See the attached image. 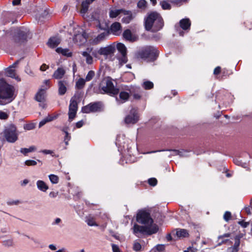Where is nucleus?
Masks as SVG:
<instances>
[{"mask_svg": "<svg viewBox=\"0 0 252 252\" xmlns=\"http://www.w3.org/2000/svg\"><path fill=\"white\" fill-rule=\"evenodd\" d=\"M164 25L163 18L156 11L148 12L144 18V26L146 31L156 32L161 30Z\"/></svg>", "mask_w": 252, "mask_h": 252, "instance_id": "1", "label": "nucleus"}, {"mask_svg": "<svg viewBox=\"0 0 252 252\" xmlns=\"http://www.w3.org/2000/svg\"><path fill=\"white\" fill-rule=\"evenodd\" d=\"M14 86L7 83L4 79H0V105L11 102L15 98Z\"/></svg>", "mask_w": 252, "mask_h": 252, "instance_id": "2", "label": "nucleus"}, {"mask_svg": "<svg viewBox=\"0 0 252 252\" xmlns=\"http://www.w3.org/2000/svg\"><path fill=\"white\" fill-rule=\"evenodd\" d=\"M159 51L153 46H146L137 51L135 53V58L148 62H154L158 57Z\"/></svg>", "mask_w": 252, "mask_h": 252, "instance_id": "3", "label": "nucleus"}, {"mask_svg": "<svg viewBox=\"0 0 252 252\" xmlns=\"http://www.w3.org/2000/svg\"><path fill=\"white\" fill-rule=\"evenodd\" d=\"M99 90L101 94H107L111 96H115L119 93V89L115 87L110 77L103 79L99 84Z\"/></svg>", "mask_w": 252, "mask_h": 252, "instance_id": "4", "label": "nucleus"}, {"mask_svg": "<svg viewBox=\"0 0 252 252\" xmlns=\"http://www.w3.org/2000/svg\"><path fill=\"white\" fill-rule=\"evenodd\" d=\"M0 134L3 136L2 141L13 143L18 139L19 133L16 126L13 124L6 127Z\"/></svg>", "mask_w": 252, "mask_h": 252, "instance_id": "5", "label": "nucleus"}, {"mask_svg": "<svg viewBox=\"0 0 252 252\" xmlns=\"http://www.w3.org/2000/svg\"><path fill=\"white\" fill-rule=\"evenodd\" d=\"M29 31L26 29L22 27L17 28L13 36L14 41L18 44H22L27 41Z\"/></svg>", "mask_w": 252, "mask_h": 252, "instance_id": "6", "label": "nucleus"}, {"mask_svg": "<svg viewBox=\"0 0 252 252\" xmlns=\"http://www.w3.org/2000/svg\"><path fill=\"white\" fill-rule=\"evenodd\" d=\"M103 110L102 103L100 101L91 102L88 105L83 106L81 111L83 113H90L101 112Z\"/></svg>", "mask_w": 252, "mask_h": 252, "instance_id": "7", "label": "nucleus"}, {"mask_svg": "<svg viewBox=\"0 0 252 252\" xmlns=\"http://www.w3.org/2000/svg\"><path fill=\"white\" fill-rule=\"evenodd\" d=\"M136 221L141 224H151L153 220L151 218L150 214L145 211H140L138 212L136 216Z\"/></svg>", "mask_w": 252, "mask_h": 252, "instance_id": "8", "label": "nucleus"}, {"mask_svg": "<svg viewBox=\"0 0 252 252\" xmlns=\"http://www.w3.org/2000/svg\"><path fill=\"white\" fill-rule=\"evenodd\" d=\"M138 120L139 116L137 111L135 109H132L130 110V114L126 117L125 122L127 124H134Z\"/></svg>", "mask_w": 252, "mask_h": 252, "instance_id": "9", "label": "nucleus"}, {"mask_svg": "<svg viewBox=\"0 0 252 252\" xmlns=\"http://www.w3.org/2000/svg\"><path fill=\"white\" fill-rule=\"evenodd\" d=\"M78 102H75L73 100L72 101L70 100L68 113V121L69 122L72 121L76 117L78 108Z\"/></svg>", "mask_w": 252, "mask_h": 252, "instance_id": "10", "label": "nucleus"}, {"mask_svg": "<svg viewBox=\"0 0 252 252\" xmlns=\"http://www.w3.org/2000/svg\"><path fill=\"white\" fill-rule=\"evenodd\" d=\"M128 91L133 99L135 100H140L142 97V91L140 87H131L129 89H126Z\"/></svg>", "mask_w": 252, "mask_h": 252, "instance_id": "11", "label": "nucleus"}, {"mask_svg": "<svg viewBox=\"0 0 252 252\" xmlns=\"http://www.w3.org/2000/svg\"><path fill=\"white\" fill-rule=\"evenodd\" d=\"M115 51V48L112 45H109L105 47H101L97 51V53L100 55L108 56L113 54Z\"/></svg>", "mask_w": 252, "mask_h": 252, "instance_id": "12", "label": "nucleus"}, {"mask_svg": "<svg viewBox=\"0 0 252 252\" xmlns=\"http://www.w3.org/2000/svg\"><path fill=\"white\" fill-rule=\"evenodd\" d=\"M147 229H148V226H141L135 224L133 226V233L137 237H139L137 235V234L139 233L142 234L147 235Z\"/></svg>", "mask_w": 252, "mask_h": 252, "instance_id": "13", "label": "nucleus"}, {"mask_svg": "<svg viewBox=\"0 0 252 252\" xmlns=\"http://www.w3.org/2000/svg\"><path fill=\"white\" fill-rule=\"evenodd\" d=\"M130 97V93L125 92L121 91L119 93V98L116 97V100L119 102V103H124L127 101Z\"/></svg>", "mask_w": 252, "mask_h": 252, "instance_id": "14", "label": "nucleus"}, {"mask_svg": "<svg viewBox=\"0 0 252 252\" xmlns=\"http://www.w3.org/2000/svg\"><path fill=\"white\" fill-rule=\"evenodd\" d=\"M180 27L184 31L189 30L190 29L191 22L189 18H184L179 22Z\"/></svg>", "mask_w": 252, "mask_h": 252, "instance_id": "15", "label": "nucleus"}, {"mask_svg": "<svg viewBox=\"0 0 252 252\" xmlns=\"http://www.w3.org/2000/svg\"><path fill=\"white\" fill-rule=\"evenodd\" d=\"M123 14L126 15V16L123 17L122 19V22L123 23L128 24L133 20L134 18L131 11L130 10H126L124 9Z\"/></svg>", "mask_w": 252, "mask_h": 252, "instance_id": "16", "label": "nucleus"}, {"mask_svg": "<svg viewBox=\"0 0 252 252\" xmlns=\"http://www.w3.org/2000/svg\"><path fill=\"white\" fill-rule=\"evenodd\" d=\"M109 29V33L110 32L113 34L117 35V32L122 30V26L120 23L115 22L113 23Z\"/></svg>", "mask_w": 252, "mask_h": 252, "instance_id": "17", "label": "nucleus"}, {"mask_svg": "<svg viewBox=\"0 0 252 252\" xmlns=\"http://www.w3.org/2000/svg\"><path fill=\"white\" fill-rule=\"evenodd\" d=\"M95 0H85L82 1L81 5L80 12L82 14H85L88 10L89 5Z\"/></svg>", "mask_w": 252, "mask_h": 252, "instance_id": "18", "label": "nucleus"}, {"mask_svg": "<svg viewBox=\"0 0 252 252\" xmlns=\"http://www.w3.org/2000/svg\"><path fill=\"white\" fill-rule=\"evenodd\" d=\"M65 73V70L63 67H59L53 74V78L56 79H62Z\"/></svg>", "mask_w": 252, "mask_h": 252, "instance_id": "19", "label": "nucleus"}, {"mask_svg": "<svg viewBox=\"0 0 252 252\" xmlns=\"http://www.w3.org/2000/svg\"><path fill=\"white\" fill-rule=\"evenodd\" d=\"M109 34V30L104 32L100 34H99L96 37H95L94 40V42L97 44L100 42L101 41L104 40L105 39V37Z\"/></svg>", "mask_w": 252, "mask_h": 252, "instance_id": "20", "label": "nucleus"}, {"mask_svg": "<svg viewBox=\"0 0 252 252\" xmlns=\"http://www.w3.org/2000/svg\"><path fill=\"white\" fill-rule=\"evenodd\" d=\"M61 40L59 38L56 37H51L48 41V45L49 47L54 48H56L60 43Z\"/></svg>", "mask_w": 252, "mask_h": 252, "instance_id": "21", "label": "nucleus"}, {"mask_svg": "<svg viewBox=\"0 0 252 252\" xmlns=\"http://www.w3.org/2000/svg\"><path fill=\"white\" fill-rule=\"evenodd\" d=\"M58 93L60 95H63L65 94L67 89L65 86V82L64 81H59L58 82Z\"/></svg>", "mask_w": 252, "mask_h": 252, "instance_id": "22", "label": "nucleus"}, {"mask_svg": "<svg viewBox=\"0 0 252 252\" xmlns=\"http://www.w3.org/2000/svg\"><path fill=\"white\" fill-rule=\"evenodd\" d=\"M45 90L44 89L39 90L35 96V100L38 102L43 101L45 99Z\"/></svg>", "mask_w": 252, "mask_h": 252, "instance_id": "23", "label": "nucleus"}, {"mask_svg": "<svg viewBox=\"0 0 252 252\" xmlns=\"http://www.w3.org/2000/svg\"><path fill=\"white\" fill-rule=\"evenodd\" d=\"M83 95V93L82 92L77 91L75 92L74 95L70 99V101L73 100V101L78 102V103H79L81 100Z\"/></svg>", "mask_w": 252, "mask_h": 252, "instance_id": "24", "label": "nucleus"}, {"mask_svg": "<svg viewBox=\"0 0 252 252\" xmlns=\"http://www.w3.org/2000/svg\"><path fill=\"white\" fill-rule=\"evenodd\" d=\"M37 188L42 191H46L48 189V186L42 180H38L36 182Z\"/></svg>", "mask_w": 252, "mask_h": 252, "instance_id": "25", "label": "nucleus"}, {"mask_svg": "<svg viewBox=\"0 0 252 252\" xmlns=\"http://www.w3.org/2000/svg\"><path fill=\"white\" fill-rule=\"evenodd\" d=\"M124 11V9L110 10L109 11V17L111 18H116L120 14H123Z\"/></svg>", "mask_w": 252, "mask_h": 252, "instance_id": "26", "label": "nucleus"}, {"mask_svg": "<svg viewBox=\"0 0 252 252\" xmlns=\"http://www.w3.org/2000/svg\"><path fill=\"white\" fill-rule=\"evenodd\" d=\"M86 81L82 78H79L76 82L75 84V88L78 90H81L84 88Z\"/></svg>", "mask_w": 252, "mask_h": 252, "instance_id": "27", "label": "nucleus"}, {"mask_svg": "<svg viewBox=\"0 0 252 252\" xmlns=\"http://www.w3.org/2000/svg\"><path fill=\"white\" fill-rule=\"evenodd\" d=\"M148 229H147V235H151L153 234L156 233L158 230V227L157 224H154L152 226H148Z\"/></svg>", "mask_w": 252, "mask_h": 252, "instance_id": "28", "label": "nucleus"}, {"mask_svg": "<svg viewBox=\"0 0 252 252\" xmlns=\"http://www.w3.org/2000/svg\"><path fill=\"white\" fill-rule=\"evenodd\" d=\"M56 52L59 53H61L63 56H66L67 57H71L72 55V53L71 52H69V50L68 49H63L61 47H58L56 50Z\"/></svg>", "mask_w": 252, "mask_h": 252, "instance_id": "29", "label": "nucleus"}, {"mask_svg": "<svg viewBox=\"0 0 252 252\" xmlns=\"http://www.w3.org/2000/svg\"><path fill=\"white\" fill-rule=\"evenodd\" d=\"M117 48L121 55H126V48L125 45L122 43H119L117 45Z\"/></svg>", "mask_w": 252, "mask_h": 252, "instance_id": "30", "label": "nucleus"}, {"mask_svg": "<svg viewBox=\"0 0 252 252\" xmlns=\"http://www.w3.org/2000/svg\"><path fill=\"white\" fill-rule=\"evenodd\" d=\"M159 5L163 10H170L172 8L171 5L166 0H163L160 1Z\"/></svg>", "mask_w": 252, "mask_h": 252, "instance_id": "31", "label": "nucleus"}, {"mask_svg": "<svg viewBox=\"0 0 252 252\" xmlns=\"http://www.w3.org/2000/svg\"><path fill=\"white\" fill-rule=\"evenodd\" d=\"M12 68L13 67H9L7 68L6 70V74L8 77L16 79V74L15 72V69H13Z\"/></svg>", "mask_w": 252, "mask_h": 252, "instance_id": "32", "label": "nucleus"}, {"mask_svg": "<svg viewBox=\"0 0 252 252\" xmlns=\"http://www.w3.org/2000/svg\"><path fill=\"white\" fill-rule=\"evenodd\" d=\"M82 56L86 58V62L87 64H91L93 62V57L87 52L84 51L82 53Z\"/></svg>", "mask_w": 252, "mask_h": 252, "instance_id": "33", "label": "nucleus"}, {"mask_svg": "<svg viewBox=\"0 0 252 252\" xmlns=\"http://www.w3.org/2000/svg\"><path fill=\"white\" fill-rule=\"evenodd\" d=\"M123 37L127 40H131L132 33L130 30L127 29L123 32Z\"/></svg>", "mask_w": 252, "mask_h": 252, "instance_id": "34", "label": "nucleus"}, {"mask_svg": "<svg viewBox=\"0 0 252 252\" xmlns=\"http://www.w3.org/2000/svg\"><path fill=\"white\" fill-rule=\"evenodd\" d=\"M173 5L179 7L183 5L184 3H186L187 0H169Z\"/></svg>", "mask_w": 252, "mask_h": 252, "instance_id": "35", "label": "nucleus"}, {"mask_svg": "<svg viewBox=\"0 0 252 252\" xmlns=\"http://www.w3.org/2000/svg\"><path fill=\"white\" fill-rule=\"evenodd\" d=\"M142 86L145 90H150L153 88L154 84L151 81H146L143 82Z\"/></svg>", "mask_w": 252, "mask_h": 252, "instance_id": "36", "label": "nucleus"}, {"mask_svg": "<svg viewBox=\"0 0 252 252\" xmlns=\"http://www.w3.org/2000/svg\"><path fill=\"white\" fill-rule=\"evenodd\" d=\"M137 7L139 8L145 9L147 7V1L145 0H140L137 2Z\"/></svg>", "mask_w": 252, "mask_h": 252, "instance_id": "37", "label": "nucleus"}, {"mask_svg": "<svg viewBox=\"0 0 252 252\" xmlns=\"http://www.w3.org/2000/svg\"><path fill=\"white\" fill-rule=\"evenodd\" d=\"M95 73L94 71L93 70H90L87 76H86L85 79H84L86 81H91L94 76Z\"/></svg>", "mask_w": 252, "mask_h": 252, "instance_id": "38", "label": "nucleus"}, {"mask_svg": "<svg viewBox=\"0 0 252 252\" xmlns=\"http://www.w3.org/2000/svg\"><path fill=\"white\" fill-rule=\"evenodd\" d=\"M49 178L53 184H57L59 182V177L57 175L51 174L49 176Z\"/></svg>", "mask_w": 252, "mask_h": 252, "instance_id": "39", "label": "nucleus"}, {"mask_svg": "<svg viewBox=\"0 0 252 252\" xmlns=\"http://www.w3.org/2000/svg\"><path fill=\"white\" fill-rule=\"evenodd\" d=\"M176 234L179 237H185L188 235V233L185 229H181L180 231H177Z\"/></svg>", "mask_w": 252, "mask_h": 252, "instance_id": "40", "label": "nucleus"}, {"mask_svg": "<svg viewBox=\"0 0 252 252\" xmlns=\"http://www.w3.org/2000/svg\"><path fill=\"white\" fill-rule=\"evenodd\" d=\"M35 124L33 123L26 124L24 125V128L26 130H30L35 128Z\"/></svg>", "mask_w": 252, "mask_h": 252, "instance_id": "41", "label": "nucleus"}, {"mask_svg": "<svg viewBox=\"0 0 252 252\" xmlns=\"http://www.w3.org/2000/svg\"><path fill=\"white\" fill-rule=\"evenodd\" d=\"M141 244L139 242L135 241L133 245V250L136 252H138L141 251Z\"/></svg>", "mask_w": 252, "mask_h": 252, "instance_id": "42", "label": "nucleus"}, {"mask_svg": "<svg viewBox=\"0 0 252 252\" xmlns=\"http://www.w3.org/2000/svg\"><path fill=\"white\" fill-rule=\"evenodd\" d=\"M97 27L101 30L104 31V32L109 30L108 25L106 23H105L104 26H102L100 23H99L97 26Z\"/></svg>", "mask_w": 252, "mask_h": 252, "instance_id": "43", "label": "nucleus"}, {"mask_svg": "<svg viewBox=\"0 0 252 252\" xmlns=\"http://www.w3.org/2000/svg\"><path fill=\"white\" fill-rule=\"evenodd\" d=\"M148 183L150 186L154 187L157 185L158 183V180L155 178H151L149 179Z\"/></svg>", "mask_w": 252, "mask_h": 252, "instance_id": "44", "label": "nucleus"}, {"mask_svg": "<svg viewBox=\"0 0 252 252\" xmlns=\"http://www.w3.org/2000/svg\"><path fill=\"white\" fill-rule=\"evenodd\" d=\"M231 218V214L230 212L226 211L223 215V219L226 221H228Z\"/></svg>", "mask_w": 252, "mask_h": 252, "instance_id": "45", "label": "nucleus"}, {"mask_svg": "<svg viewBox=\"0 0 252 252\" xmlns=\"http://www.w3.org/2000/svg\"><path fill=\"white\" fill-rule=\"evenodd\" d=\"M240 239L238 238L235 239L234 244L231 249L237 250L238 251V248L240 246Z\"/></svg>", "mask_w": 252, "mask_h": 252, "instance_id": "46", "label": "nucleus"}, {"mask_svg": "<svg viewBox=\"0 0 252 252\" xmlns=\"http://www.w3.org/2000/svg\"><path fill=\"white\" fill-rule=\"evenodd\" d=\"M25 165L27 166H35L37 164V162L33 160H27L25 162Z\"/></svg>", "mask_w": 252, "mask_h": 252, "instance_id": "47", "label": "nucleus"}, {"mask_svg": "<svg viewBox=\"0 0 252 252\" xmlns=\"http://www.w3.org/2000/svg\"><path fill=\"white\" fill-rule=\"evenodd\" d=\"M119 62L121 64L126 63L127 62L126 55H122L121 57L119 58Z\"/></svg>", "mask_w": 252, "mask_h": 252, "instance_id": "48", "label": "nucleus"}, {"mask_svg": "<svg viewBox=\"0 0 252 252\" xmlns=\"http://www.w3.org/2000/svg\"><path fill=\"white\" fill-rule=\"evenodd\" d=\"M221 79H223L227 78L229 76V73L227 69H223L221 71Z\"/></svg>", "mask_w": 252, "mask_h": 252, "instance_id": "49", "label": "nucleus"}, {"mask_svg": "<svg viewBox=\"0 0 252 252\" xmlns=\"http://www.w3.org/2000/svg\"><path fill=\"white\" fill-rule=\"evenodd\" d=\"M71 139V136L70 135L68 132H66V134H65V136L64 137V142L66 145H68V142Z\"/></svg>", "mask_w": 252, "mask_h": 252, "instance_id": "50", "label": "nucleus"}, {"mask_svg": "<svg viewBox=\"0 0 252 252\" xmlns=\"http://www.w3.org/2000/svg\"><path fill=\"white\" fill-rule=\"evenodd\" d=\"M221 68L220 66H217L214 70L213 73L215 75H218L221 73Z\"/></svg>", "mask_w": 252, "mask_h": 252, "instance_id": "51", "label": "nucleus"}, {"mask_svg": "<svg viewBox=\"0 0 252 252\" xmlns=\"http://www.w3.org/2000/svg\"><path fill=\"white\" fill-rule=\"evenodd\" d=\"M87 224L89 226H97V224L93 218L89 219L87 220Z\"/></svg>", "mask_w": 252, "mask_h": 252, "instance_id": "52", "label": "nucleus"}, {"mask_svg": "<svg viewBox=\"0 0 252 252\" xmlns=\"http://www.w3.org/2000/svg\"><path fill=\"white\" fill-rule=\"evenodd\" d=\"M8 118V114L3 111H0V119L1 120H6Z\"/></svg>", "mask_w": 252, "mask_h": 252, "instance_id": "53", "label": "nucleus"}, {"mask_svg": "<svg viewBox=\"0 0 252 252\" xmlns=\"http://www.w3.org/2000/svg\"><path fill=\"white\" fill-rule=\"evenodd\" d=\"M20 203V201L18 200H8L7 202V204L8 205L11 206V205H18Z\"/></svg>", "mask_w": 252, "mask_h": 252, "instance_id": "54", "label": "nucleus"}, {"mask_svg": "<svg viewBox=\"0 0 252 252\" xmlns=\"http://www.w3.org/2000/svg\"><path fill=\"white\" fill-rule=\"evenodd\" d=\"M84 124L83 120H81L77 122L75 124V128H79L83 126Z\"/></svg>", "mask_w": 252, "mask_h": 252, "instance_id": "55", "label": "nucleus"}, {"mask_svg": "<svg viewBox=\"0 0 252 252\" xmlns=\"http://www.w3.org/2000/svg\"><path fill=\"white\" fill-rule=\"evenodd\" d=\"M238 223L241 225L243 227L246 228L249 225V222L245 221L244 220L239 221Z\"/></svg>", "mask_w": 252, "mask_h": 252, "instance_id": "56", "label": "nucleus"}, {"mask_svg": "<svg viewBox=\"0 0 252 252\" xmlns=\"http://www.w3.org/2000/svg\"><path fill=\"white\" fill-rule=\"evenodd\" d=\"M197 250L192 247H189L187 250H185L184 252H197Z\"/></svg>", "mask_w": 252, "mask_h": 252, "instance_id": "57", "label": "nucleus"}, {"mask_svg": "<svg viewBox=\"0 0 252 252\" xmlns=\"http://www.w3.org/2000/svg\"><path fill=\"white\" fill-rule=\"evenodd\" d=\"M112 247L113 252H120V250L117 245L113 244L112 245Z\"/></svg>", "mask_w": 252, "mask_h": 252, "instance_id": "58", "label": "nucleus"}, {"mask_svg": "<svg viewBox=\"0 0 252 252\" xmlns=\"http://www.w3.org/2000/svg\"><path fill=\"white\" fill-rule=\"evenodd\" d=\"M56 118V117H53L51 115H48L46 118H45V120L47 121V122H49L52 121L54 119Z\"/></svg>", "mask_w": 252, "mask_h": 252, "instance_id": "59", "label": "nucleus"}, {"mask_svg": "<svg viewBox=\"0 0 252 252\" xmlns=\"http://www.w3.org/2000/svg\"><path fill=\"white\" fill-rule=\"evenodd\" d=\"M3 244L6 246H10L12 244V241L10 240L4 241L3 242Z\"/></svg>", "mask_w": 252, "mask_h": 252, "instance_id": "60", "label": "nucleus"}, {"mask_svg": "<svg viewBox=\"0 0 252 252\" xmlns=\"http://www.w3.org/2000/svg\"><path fill=\"white\" fill-rule=\"evenodd\" d=\"M20 152H21V153L24 154L25 156H26L27 154L28 153H29L28 149V148H21V150H20Z\"/></svg>", "mask_w": 252, "mask_h": 252, "instance_id": "61", "label": "nucleus"}, {"mask_svg": "<svg viewBox=\"0 0 252 252\" xmlns=\"http://www.w3.org/2000/svg\"><path fill=\"white\" fill-rule=\"evenodd\" d=\"M49 68L48 65H46L45 63H43L41 65L40 67V70L42 71H45L47 69Z\"/></svg>", "mask_w": 252, "mask_h": 252, "instance_id": "62", "label": "nucleus"}, {"mask_svg": "<svg viewBox=\"0 0 252 252\" xmlns=\"http://www.w3.org/2000/svg\"><path fill=\"white\" fill-rule=\"evenodd\" d=\"M244 24L246 25V27H247L248 29L251 30L252 28V23L251 22H245Z\"/></svg>", "mask_w": 252, "mask_h": 252, "instance_id": "63", "label": "nucleus"}, {"mask_svg": "<svg viewBox=\"0 0 252 252\" xmlns=\"http://www.w3.org/2000/svg\"><path fill=\"white\" fill-rule=\"evenodd\" d=\"M41 152L44 154H51L52 155V154L54 153L53 151H52V150H43L41 151Z\"/></svg>", "mask_w": 252, "mask_h": 252, "instance_id": "64", "label": "nucleus"}]
</instances>
